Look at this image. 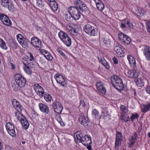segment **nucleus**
<instances>
[{"label":"nucleus","mask_w":150,"mask_h":150,"mask_svg":"<svg viewBox=\"0 0 150 150\" xmlns=\"http://www.w3.org/2000/svg\"><path fill=\"white\" fill-rule=\"evenodd\" d=\"M74 137L75 142L77 143L81 142L84 146L90 145L91 143V137L88 135H84L81 131L76 132Z\"/></svg>","instance_id":"obj_1"},{"label":"nucleus","mask_w":150,"mask_h":150,"mask_svg":"<svg viewBox=\"0 0 150 150\" xmlns=\"http://www.w3.org/2000/svg\"><path fill=\"white\" fill-rule=\"evenodd\" d=\"M111 81L113 86L117 90H121L124 88L122 80L117 76H114L112 77Z\"/></svg>","instance_id":"obj_2"},{"label":"nucleus","mask_w":150,"mask_h":150,"mask_svg":"<svg viewBox=\"0 0 150 150\" xmlns=\"http://www.w3.org/2000/svg\"><path fill=\"white\" fill-rule=\"evenodd\" d=\"M18 81L12 82L11 83L12 88L14 91H17L20 89V88L23 87L26 83V80L24 77Z\"/></svg>","instance_id":"obj_3"},{"label":"nucleus","mask_w":150,"mask_h":150,"mask_svg":"<svg viewBox=\"0 0 150 150\" xmlns=\"http://www.w3.org/2000/svg\"><path fill=\"white\" fill-rule=\"evenodd\" d=\"M68 11L74 20H78L80 18L81 13L77 8L75 7L70 6L68 8Z\"/></svg>","instance_id":"obj_4"},{"label":"nucleus","mask_w":150,"mask_h":150,"mask_svg":"<svg viewBox=\"0 0 150 150\" xmlns=\"http://www.w3.org/2000/svg\"><path fill=\"white\" fill-rule=\"evenodd\" d=\"M74 3L75 5V7L81 12L85 11L87 9L86 5L80 0H74Z\"/></svg>","instance_id":"obj_5"},{"label":"nucleus","mask_w":150,"mask_h":150,"mask_svg":"<svg viewBox=\"0 0 150 150\" xmlns=\"http://www.w3.org/2000/svg\"><path fill=\"white\" fill-rule=\"evenodd\" d=\"M54 112L60 114L62 111L63 109V106L61 103L57 101L56 100L54 101L52 105Z\"/></svg>","instance_id":"obj_6"},{"label":"nucleus","mask_w":150,"mask_h":150,"mask_svg":"<svg viewBox=\"0 0 150 150\" xmlns=\"http://www.w3.org/2000/svg\"><path fill=\"white\" fill-rule=\"evenodd\" d=\"M33 88L37 95L40 98H42L45 93L43 88L38 83H35L34 85Z\"/></svg>","instance_id":"obj_7"},{"label":"nucleus","mask_w":150,"mask_h":150,"mask_svg":"<svg viewBox=\"0 0 150 150\" xmlns=\"http://www.w3.org/2000/svg\"><path fill=\"white\" fill-rule=\"evenodd\" d=\"M7 130L9 134L13 137L16 136L14 126L13 123L8 122L6 125Z\"/></svg>","instance_id":"obj_8"},{"label":"nucleus","mask_w":150,"mask_h":150,"mask_svg":"<svg viewBox=\"0 0 150 150\" xmlns=\"http://www.w3.org/2000/svg\"><path fill=\"white\" fill-rule=\"evenodd\" d=\"M31 44L34 47L40 48L42 47V43L41 40L36 37H33L31 39Z\"/></svg>","instance_id":"obj_9"},{"label":"nucleus","mask_w":150,"mask_h":150,"mask_svg":"<svg viewBox=\"0 0 150 150\" xmlns=\"http://www.w3.org/2000/svg\"><path fill=\"white\" fill-rule=\"evenodd\" d=\"M54 78L57 83L60 84L62 86L64 87L66 85L65 80L62 76L57 74L54 75Z\"/></svg>","instance_id":"obj_10"},{"label":"nucleus","mask_w":150,"mask_h":150,"mask_svg":"<svg viewBox=\"0 0 150 150\" xmlns=\"http://www.w3.org/2000/svg\"><path fill=\"white\" fill-rule=\"evenodd\" d=\"M0 19L1 21L5 25L8 26L11 25V21L8 16L2 14H0Z\"/></svg>","instance_id":"obj_11"},{"label":"nucleus","mask_w":150,"mask_h":150,"mask_svg":"<svg viewBox=\"0 0 150 150\" xmlns=\"http://www.w3.org/2000/svg\"><path fill=\"white\" fill-rule=\"evenodd\" d=\"M79 121L81 124L85 126L88 125L89 120L88 117H85L83 115H81L79 119Z\"/></svg>","instance_id":"obj_12"},{"label":"nucleus","mask_w":150,"mask_h":150,"mask_svg":"<svg viewBox=\"0 0 150 150\" xmlns=\"http://www.w3.org/2000/svg\"><path fill=\"white\" fill-rule=\"evenodd\" d=\"M97 90L103 94H105L106 90L104 87L103 83L101 81L98 82L96 84Z\"/></svg>","instance_id":"obj_13"},{"label":"nucleus","mask_w":150,"mask_h":150,"mask_svg":"<svg viewBox=\"0 0 150 150\" xmlns=\"http://www.w3.org/2000/svg\"><path fill=\"white\" fill-rule=\"evenodd\" d=\"M18 119L21 122L23 128L25 129H27L29 127V124L24 117L23 116L22 117H19Z\"/></svg>","instance_id":"obj_14"},{"label":"nucleus","mask_w":150,"mask_h":150,"mask_svg":"<svg viewBox=\"0 0 150 150\" xmlns=\"http://www.w3.org/2000/svg\"><path fill=\"white\" fill-rule=\"evenodd\" d=\"M143 53L146 59L150 61V47L147 45H144L143 49Z\"/></svg>","instance_id":"obj_15"},{"label":"nucleus","mask_w":150,"mask_h":150,"mask_svg":"<svg viewBox=\"0 0 150 150\" xmlns=\"http://www.w3.org/2000/svg\"><path fill=\"white\" fill-rule=\"evenodd\" d=\"M134 80L138 86L142 87L144 86L145 81L146 80L144 78L134 79Z\"/></svg>","instance_id":"obj_16"},{"label":"nucleus","mask_w":150,"mask_h":150,"mask_svg":"<svg viewBox=\"0 0 150 150\" xmlns=\"http://www.w3.org/2000/svg\"><path fill=\"white\" fill-rule=\"evenodd\" d=\"M40 110L43 113L48 114L49 112V107L43 103H40L39 105Z\"/></svg>","instance_id":"obj_17"},{"label":"nucleus","mask_w":150,"mask_h":150,"mask_svg":"<svg viewBox=\"0 0 150 150\" xmlns=\"http://www.w3.org/2000/svg\"><path fill=\"white\" fill-rule=\"evenodd\" d=\"M11 103L13 107L18 110L19 112H21L23 108L20 104L15 99H12L11 100Z\"/></svg>","instance_id":"obj_18"},{"label":"nucleus","mask_w":150,"mask_h":150,"mask_svg":"<svg viewBox=\"0 0 150 150\" xmlns=\"http://www.w3.org/2000/svg\"><path fill=\"white\" fill-rule=\"evenodd\" d=\"M122 47V45L118 44H117L115 47L114 50L115 51L118 55H120L124 53L123 50V49Z\"/></svg>","instance_id":"obj_19"},{"label":"nucleus","mask_w":150,"mask_h":150,"mask_svg":"<svg viewBox=\"0 0 150 150\" xmlns=\"http://www.w3.org/2000/svg\"><path fill=\"white\" fill-rule=\"evenodd\" d=\"M127 58L131 66L133 67H135L136 63L134 58L132 56L129 55H127Z\"/></svg>","instance_id":"obj_20"},{"label":"nucleus","mask_w":150,"mask_h":150,"mask_svg":"<svg viewBox=\"0 0 150 150\" xmlns=\"http://www.w3.org/2000/svg\"><path fill=\"white\" fill-rule=\"evenodd\" d=\"M150 110V102L146 103L143 105L142 108V111L144 112H146Z\"/></svg>","instance_id":"obj_21"},{"label":"nucleus","mask_w":150,"mask_h":150,"mask_svg":"<svg viewBox=\"0 0 150 150\" xmlns=\"http://www.w3.org/2000/svg\"><path fill=\"white\" fill-rule=\"evenodd\" d=\"M62 41L67 47H70L71 45V40L69 36Z\"/></svg>","instance_id":"obj_22"},{"label":"nucleus","mask_w":150,"mask_h":150,"mask_svg":"<svg viewBox=\"0 0 150 150\" xmlns=\"http://www.w3.org/2000/svg\"><path fill=\"white\" fill-rule=\"evenodd\" d=\"M92 115L93 117L95 119H98L101 118V116L99 115V112L96 109L92 110Z\"/></svg>","instance_id":"obj_23"},{"label":"nucleus","mask_w":150,"mask_h":150,"mask_svg":"<svg viewBox=\"0 0 150 150\" xmlns=\"http://www.w3.org/2000/svg\"><path fill=\"white\" fill-rule=\"evenodd\" d=\"M23 63L25 67H24V69L25 72L28 74H31L32 73V71L31 69L33 67H29L27 65L26 63H25L24 62H23Z\"/></svg>","instance_id":"obj_24"},{"label":"nucleus","mask_w":150,"mask_h":150,"mask_svg":"<svg viewBox=\"0 0 150 150\" xmlns=\"http://www.w3.org/2000/svg\"><path fill=\"white\" fill-rule=\"evenodd\" d=\"M97 29L94 27L93 26L88 34L91 36H95L97 35Z\"/></svg>","instance_id":"obj_25"},{"label":"nucleus","mask_w":150,"mask_h":150,"mask_svg":"<svg viewBox=\"0 0 150 150\" xmlns=\"http://www.w3.org/2000/svg\"><path fill=\"white\" fill-rule=\"evenodd\" d=\"M58 35L61 41L68 36L66 33L62 31H61L59 32Z\"/></svg>","instance_id":"obj_26"},{"label":"nucleus","mask_w":150,"mask_h":150,"mask_svg":"<svg viewBox=\"0 0 150 150\" xmlns=\"http://www.w3.org/2000/svg\"><path fill=\"white\" fill-rule=\"evenodd\" d=\"M98 59L99 61L107 69H109L110 68V66L108 63L106 62L105 59L103 58H98Z\"/></svg>","instance_id":"obj_27"},{"label":"nucleus","mask_w":150,"mask_h":150,"mask_svg":"<svg viewBox=\"0 0 150 150\" xmlns=\"http://www.w3.org/2000/svg\"><path fill=\"white\" fill-rule=\"evenodd\" d=\"M65 18L67 21L69 22H71L73 19H74L69 11L68 12L65 13Z\"/></svg>","instance_id":"obj_28"},{"label":"nucleus","mask_w":150,"mask_h":150,"mask_svg":"<svg viewBox=\"0 0 150 150\" xmlns=\"http://www.w3.org/2000/svg\"><path fill=\"white\" fill-rule=\"evenodd\" d=\"M49 5L53 11L55 12L57 10L58 8V6L56 1L50 4Z\"/></svg>","instance_id":"obj_29"},{"label":"nucleus","mask_w":150,"mask_h":150,"mask_svg":"<svg viewBox=\"0 0 150 150\" xmlns=\"http://www.w3.org/2000/svg\"><path fill=\"white\" fill-rule=\"evenodd\" d=\"M6 7H7L9 11H14L15 9L14 5L11 1L9 2L7 6H6Z\"/></svg>","instance_id":"obj_30"},{"label":"nucleus","mask_w":150,"mask_h":150,"mask_svg":"<svg viewBox=\"0 0 150 150\" xmlns=\"http://www.w3.org/2000/svg\"><path fill=\"white\" fill-rule=\"evenodd\" d=\"M44 98L47 102H51L53 100L52 97L49 94L46 93L43 96Z\"/></svg>","instance_id":"obj_31"},{"label":"nucleus","mask_w":150,"mask_h":150,"mask_svg":"<svg viewBox=\"0 0 150 150\" xmlns=\"http://www.w3.org/2000/svg\"><path fill=\"white\" fill-rule=\"evenodd\" d=\"M123 42H122V43L124 45H128L130 44L131 40L129 37L127 35H125V37L124 39Z\"/></svg>","instance_id":"obj_32"},{"label":"nucleus","mask_w":150,"mask_h":150,"mask_svg":"<svg viewBox=\"0 0 150 150\" xmlns=\"http://www.w3.org/2000/svg\"><path fill=\"white\" fill-rule=\"evenodd\" d=\"M93 26L89 24H86L84 26L83 30L86 33L88 34Z\"/></svg>","instance_id":"obj_33"},{"label":"nucleus","mask_w":150,"mask_h":150,"mask_svg":"<svg viewBox=\"0 0 150 150\" xmlns=\"http://www.w3.org/2000/svg\"><path fill=\"white\" fill-rule=\"evenodd\" d=\"M102 39L103 43L106 46L109 47L110 46V45L111 44V41L110 40L109 38H104Z\"/></svg>","instance_id":"obj_34"},{"label":"nucleus","mask_w":150,"mask_h":150,"mask_svg":"<svg viewBox=\"0 0 150 150\" xmlns=\"http://www.w3.org/2000/svg\"><path fill=\"white\" fill-rule=\"evenodd\" d=\"M35 63V60H33L32 59H29V58H28L26 63L27 65H28L29 67H33V66L34 65V63Z\"/></svg>","instance_id":"obj_35"},{"label":"nucleus","mask_w":150,"mask_h":150,"mask_svg":"<svg viewBox=\"0 0 150 150\" xmlns=\"http://www.w3.org/2000/svg\"><path fill=\"white\" fill-rule=\"evenodd\" d=\"M24 77L20 74H16L15 75V81H13L12 82H18V81L21 80V79L23 78Z\"/></svg>","instance_id":"obj_36"},{"label":"nucleus","mask_w":150,"mask_h":150,"mask_svg":"<svg viewBox=\"0 0 150 150\" xmlns=\"http://www.w3.org/2000/svg\"><path fill=\"white\" fill-rule=\"evenodd\" d=\"M0 47L4 50H6L7 47L5 42L0 38Z\"/></svg>","instance_id":"obj_37"},{"label":"nucleus","mask_w":150,"mask_h":150,"mask_svg":"<svg viewBox=\"0 0 150 150\" xmlns=\"http://www.w3.org/2000/svg\"><path fill=\"white\" fill-rule=\"evenodd\" d=\"M125 35L124 33H120L118 34V38L119 40L122 43V42H123V40L125 37V35Z\"/></svg>","instance_id":"obj_38"},{"label":"nucleus","mask_w":150,"mask_h":150,"mask_svg":"<svg viewBox=\"0 0 150 150\" xmlns=\"http://www.w3.org/2000/svg\"><path fill=\"white\" fill-rule=\"evenodd\" d=\"M122 140L116 139L115 143V150H118L119 146L121 144Z\"/></svg>","instance_id":"obj_39"},{"label":"nucleus","mask_w":150,"mask_h":150,"mask_svg":"<svg viewBox=\"0 0 150 150\" xmlns=\"http://www.w3.org/2000/svg\"><path fill=\"white\" fill-rule=\"evenodd\" d=\"M102 115L103 116V117L104 119H105V117H107L109 115L108 112L107 110V109L106 108L102 109Z\"/></svg>","instance_id":"obj_40"},{"label":"nucleus","mask_w":150,"mask_h":150,"mask_svg":"<svg viewBox=\"0 0 150 150\" xmlns=\"http://www.w3.org/2000/svg\"><path fill=\"white\" fill-rule=\"evenodd\" d=\"M97 9L100 11H102L105 7L104 4L101 2L96 5Z\"/></svg>","instance_id":"obj_41"},{"label":"nucleus","mask_w":150,"mask_h":150,"mask_svg":"<svg viewBox=\"0 0 150 150\" xmlns=\"http://www.w3.org/2000/svg\"><path fill=\"white\" fill-rule=\"evenodd\" d=\"M17 38L19 43H22V41L25 39V38L21 34H18L17 35Z\"/></svg>","instance_id":"obj_42"},{"label":"nucleus","mask_w":150,"mask_h":150,"mask_svg":"<svg viewBox=\"0 0 150 150\" xmlns=\"http://www.w3.org/2000/svg\"><path fill=\"white\" fill-rule=\"evenodd\" d=\"M120 109L122 112V114H125L127 111V109L126 107L124 105H121L120 106Z\"/></svg>","instance_id":"obj_43"},{"label":"nucleus","mask_w":150,"mask_h":150,"mask_svg":"<svg viewBox=\"0 0 150 150\" xmlns=\"http://www.w3.org/2000/svg\"><path fill=\"white\" fill-rule=\"evenodd\" d=\"M122 119L125 122H127L129 120V116L128 115L125 114H122Z\"/></svg>","instance_id":"obj_44"},{"label":"nucleus","mask_w":150,"mask_h":150,"mask_svg":"<svg viewBox=\"0 0 150 150\" xmlns=\"http://www.w3.org/2000/svg\"><path fill=\"white\" fill-rule=\"evenodd\" d=\"M10 1L9 0H1V4L3 6L6 7Z\"/></svg>","instance_id":"obj_45"},{"label":"nucleus","mask_w":150,"mask_h":150,"mask_svg":"<svg viewBox=\"0 0 150 150\" xmlns=\"http://www.w3.org/2000/svg\"><path fill=\"white\" fill-rule=\"evenodd\" d=\"M139 117V115L138 114L136 113L135 114H132V116L130 117L131 120L133 121L135 119H137Z\"/></svg>","instance_id":"obj_46"},{"label":"nucleus","mask_w":150,"mask_h":150,"mask_svg":"<svg viewBox=\"0 0 150 150\" xmlns=\"http://www.w3.org/2000/svg\"><path fill=\"white\" fill-rule=\"evenodd\" d=\"M127 19H124L122 20L121 23L120 27L122 28H126L125 24H126Z\"/></svg>","instance_id":"obj_47"},{"label":"nucleus","mask_w":150,"mask_h":150,"mask_svg":"<svg viewBox=\"0 0 150 150\" xmlns=\"http://www.w3.org/2000/svg\"><path fill=\"white\" fill-rule=\"evenodd\" d=\"M133 73H132V78H134V79H137L138 76H139V74L138 72L134 70H133Z\"/></svg>","instance_id":"obj_48"},{"label":"nucleus","mask_w":150,"mask_h":150,"mask_svg":"<svg viewBox=\"0 0 150 150\" xmlns=\"http://www.w3.org/2000/svg\"><path fill=\"white\" fill-rule=\"evenodd\" d=\"M116 139L119 140H122V133L120 132H117L116 135Z\"/></svg>","instance_id":"obj_49"},{"label":"nucleus","mask_w":150,"mask_h":150,"mask_svg":"<svg viewBox=\"0 0 150 150\" xmlns=\"http://www.w3.org/2000/svg\"><path fill=\"white\" fill-rule=\"evenodd\" d=\"M22 43H20V44L22 45V46L24 47H26V46H28V42L27 40H26L25 38L23 40V41H22Z\"/></svg>","instance_id":"obj_50"},{"label":"nucleus","mask_w":150,"mask_h":150,"mask_svg":"<svg viewBox=\"0 0 150 150\" xmlns=\"http://www.w3.org/2000/svg\"><path fill=\"white\" fill-rule=\"evenodd\" d=\"M11 47L14 49H16L17 48V44L15 42H13L11 44Z\"/></svg>","instance_id":"obj_51"},{"label":"nucleus","mask_w":150,"mask_h":150,"mask_svg":"<svg viewBox=\"0 0 150 150\" xmlns=\"http://www.w3.org/2000/svg\"><path fill=\"white\" fill-rule=\"evenodd\" d=\"M126 24L128 25V27L130 28H133V25L130 22V21L128 20V19H127L126 20Z\"/></svg>","instance_id":"obj_52"},{"label":"nucleus","mask_w":150,"mask_h":150,"mask_svg":"<svg viewBox=\"0 0 150 150\" xmlns=\"http://www.w3.org/2000/svg\"><path fill=\"white\" fill-rule=\"evenodd\" d=\"M32 117L34 118L38 115V114L34 110H33L32 112Z\"/></svg>","instance_id":"obj_53"},{"label":"nucleus","mask_w":150,"mask_h":150,"mask_svg":"<svg viewBox=\"0 0 150 150\" xmlns=\"http://www.w3.org/2000/svg\"><path fill=\"white\" fill-rule=\"evenodd\" d=\"M133 70H129L127 74V76L130 78H132V73H133Z\"/></svg>","instance_id":"obj_54"},{"label":"nucleus","mask_w":150,"mask_h":150,"mask_svg":"<svg viewBox=\"0 0 150 150\" xmlns=\"http://www.w3.org/2000/svg\"><path fill=\"white\" fill-rule=\"evenodd\" d=\"M86 105L83 100H81L80 101V106L83 108L86 107Z\"/></svg>","instance_id":"obj_55"},{"label":"nucleus","mask_w":150,"mask_h":150,"mask_svg":"<svg viewBox=\"0 0 150 150\" xmlns=\"http://www.w3.org/2000/svg\"><path fill=\"white\" fill-rule=\"evenodd\" d=\"M36 5L39 7L42 5V0H36Z\"/></svg>","instance_id":"obj_56"},{"label":"nucleus","mask_w":150,"mask_h":150,"mask_svg":"<svg viewBox=\"0 0 150 150\" xmlns=\"http://www.w3.org/2000/svg\"><path fill=\"white\" fill-rule=\"evenodd\" d=\"M45 58L47 59L50 61H51L53 59V57L50 54Z\"/></svg>","instance_id":"obj_57"},{"label":"nucleus","mask_w":150,"mask_h":150,"mask_svg":"<svg viewBox=\"0 0 150 150\" xmlns=\"http://www.w3.org/2000/svg\"><path fill=\"white\" fill-rule=\"evenodd\" d=\"M145 91L147 93L149 94H150V86H147Z\"/></svg>","instance_id":"obj_58"},{"label":"nucleus","mask_w":150,"mask_h":150,"mask_svg":"<svg viewBox=\"0 0 150 150\" xmlns=\"http://www.w3.org/2000/svg\"><path fill=\"white\" fill-rule=\"evenodd\" d=\"M28 54L29 55L30 57L28 58H29V59H32L33 60H35V59L34 58L33 54L31 52H28Z\"/></svg>","instance_id":"obj_59"},{"label":"nucleus","mask_w":150,"mask_h":150,"mask_svg":"<svg viewBox=\"0 0 150 150\" xmlns=\"http://www.w3.org/2000/svg\"><path fill=\"white\" fill-rule=\"evenodd\" d=\"M112 60L114 64H117L118 63V60L117 58L116 57H114L112 58Z\"/></svg>","instance_id":"obj_60"},{"label":"nucleus","mask_w":150,"mask_h":150,"mask_svg":"<svg viewBox=\"0 0 150 150\" xmlns=\"http://www.w3.org/2000/svg\"><path fill=\"white\" fill-rule=\"evenodd\" d=\"M130 144L129 146V147H132L135 144V142L134 140H130Z\"/></svg>","instance_id":"obj_61"},{"label":"nucleus","mask_w":150,"mask_h":150,"mask_svg":"<svg viewBox=\"0 0 150 150\" xmlns=\"http://www.w3.org/2000/svg\"><path fill=\"white\" fill-rule=\"evenodd\" d=\"M147 30L150 33V21L147 24Z\"/></svg>","instance_id":"obj_62"},{"label":"nucleus","mask_w":150,"mask_h":150,"mask_svg":"<svg viewBox=\"0 0 150 150\" xmlns=\"http://www.w3.org/2000/svg\"><path fill=\"white\" fill-rule=\"evenodd\" d=\"M71 33L73 35H75L76 33V30L74 28H72V29H71Z\"/></svg>","instance_id":"obj_63"},{"label":"nucleus","mask_w":150,"mask_h":150,"mask_svg":"<svg viewBox=\"0 0 150 150\" xmlns=\"http://www.w3.org/2000/svg\"><path fill=\"white\" fill-rule=\"evenodd\" d=\"M57 52L59 53L61 55L63 53H64L62 50L59 48H57Z\"/></svg>","instance_id":"obj_64"}]
</instances>
